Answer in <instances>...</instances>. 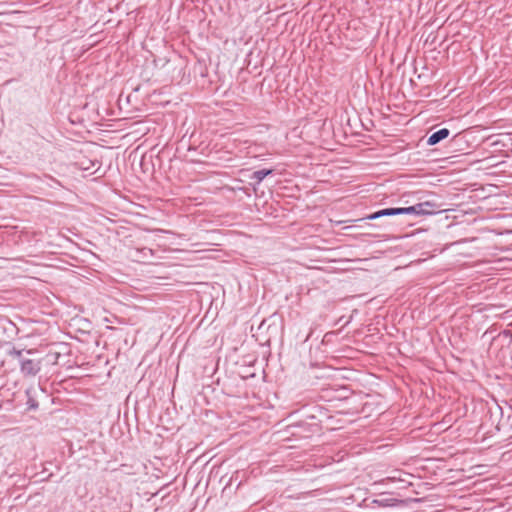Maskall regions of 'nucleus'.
Listing matches in <instances>:
<instances>
[{
  "instance_id": "4",
  "label": "nucleus",
  "mask_w": 512,
  "mask_h": 512,
  "mask_svg": "<svg viewBox=\"0 0 512 512\" xmlns=\"http://www.w3.org/2000/svg\"><path fill=\"white\" fill-rule=\"evenodd\" d=\"M13 355L18 359L20 371L25 377H34L40 372L42 367L41 359L28 358L20 350H14Z\"/></svg>"
},
{
  "instance_id": "10",
  "label": "nucleus",
  "mask_w": 512,
  "mask_h": 512,
  "mask_svg": "<svg viewBox=\"0 0 512 512\" xmlns=\"http://www.w3.org/2000/svg\"><path fill=\"white\" fill-rule=\"evenodd\" d=\"M139 252H142L145 256L147 254H152V250L148 248H142L141 250H138Z\"/></svg>"
},
{
  "instance_id": "6",
  "label": "nucleus",
  "mask_w": 512,
  "mask_h": 512,
  "mask_svg": "<svg viewBox=\"0 0 512 512\" xmlns=\"http://www.w3.org/2000/svg\"><path fill=\"white\" fill-rule=\"evenodd\" d=\"M273 173L272 169H261L253 172L251 179L255 180L256 184H260L265 177Z\"/></svg>"
},
{
  "instance_id": "2",
  "label": "nucleus",
  "mask_w": 512,
  "mask_h": 512,
  "mask_svg": "<svg viewBox=\"0 0 512 512\" xmlns=\"http://www.w3.org/2000/svg\"><path fill=\"white\" fill-rule=\"evenodd\" d=\"M437 205L430 201H425L421 203H417L413 206L409 207H391L378 210L374 213L367 215L365 218L361 220H376L385 216H396V215H415V216H423V215H431L437 212Z\"/></svg>"
},
{
  "instance_id": "8",
  "label": "nucleus",
  "mask_w": 512,
  "mask_h": 512,
  "mask_svg": "<svg viewBox=\"0 0 512 512\" xmlns=\"http://www.w3.org/2000/svg\"><path fill=\"white\" fill-rule=\"evenodd\" d=\"M27 404H28L29 409H37V408H38V403H37V401H36V400H34V399H32V398H29V399H28Z\"/></svg>"
},
{
  "instance_id": "3",
  "label": "nucleus",
  "mask_w": 512,
  "mask_h": 512,
  "mask_svg": "<svg viewBox=\"0 0 512 512\" xmlns=\"http://www.w3.org/2000/svg\"><path fill=\"white\" fill-rule=\"evenodd\" d=\"M486 421L497 431L512 432V400L489 407Z\"/></svg>"
},
{
  "instance_id": "1",
  "label": "nucleus",
  "mask_w": 512,
  "mask_h": 512,
  "mask_svg": "<svg viewBox=\"0 0 512 512\" xmlns=\"http://www.w3.org/2000/svg\"><path fill=\"white\" fill-rule=\"evenodd\" d=\"M120 468L113 469L109 478H103L97 483V491L102 507L116 508L121 494V483L118 481Z\"/></svg>"
},
{
  "instance_id": "5",
  "label": "nucleus",
  "mask_w": 512,
  "mask_h": 512,
  "mask_svg": "<svg viewBox=\"0 0 512 512\" xmlns=\"http://www.w3.org/2000/svg\"><path fill=\"white\" fill-rule=\"evenodd\" d=\"M450 134V130L447 128L439 129L433 132L427 139V144L430 146L436 145L442 140L446 139Z\"/></svg>"
},
{
  "instance_id": "12",
  "label": "nucleus",
  "mask_w": 512,
  "mask_h": 512,
  "mask_svg": "<svg viewBox=\"0 0 512 512\" xmlns=\"http://www.w3.org/2000/svg\"><path fill=\"white\" fill-rule=\"evenodd\" d=\"M26 354H27V355H32V354H33V352H32L31 350H29V351H27V352H26Z\"/></svg>"
},
{
  "instance_id": "11",
  "label": "nucleus",
  "mask_w": 512,
  "mask_h": 512,
  "mask_svg": "<svg viewBox=\"0 0 512 512\" xmlns=\"http://www.w3.org/2000/svg\"><path fill=\"white\" fill-rule=\"evenodd\" d=\"M491 332L489 331H486L483 335H482V338L486 337L488 334H490Z\"/></svg>"
},
{
  "instance_id": "9",
  "label": "nucleus",
  "mask_w": 512,
  "mask_h": 512,
  "mask_svg": "<svg viewBox=\"0 0 512 512\" xmlns=\"http://www.w3.org/2000/svg\"><path fill=\"white\" fill-rule=\"evenodd\" d=\"M59 356H60L59 353H53V354L47 355V357L50 358V361H52L53 364L57 363Z\"/></svg>"
},
{
  "instance_id": "7",
  "label": "nucleus",
  "mask_w": 512,
  "mask_h": 512,
  "mask_svg": "<svg viewBox=\"0 0 512 512\" xmlns=\"http://www.w3.org/2000/svg\"><path fill=\"white\" fill-rule=\"evenodd\" d=\"M374 502L383 507H392V506H397V505H400L403 503L402 500H398L395 498H383V499L375 500Z\"/></svg>"
}]
</instances>
